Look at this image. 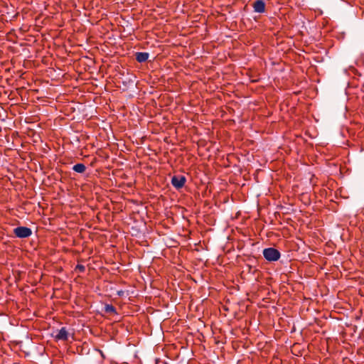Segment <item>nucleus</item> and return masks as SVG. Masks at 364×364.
Here are the masks:
<instances>
[{"label":"nucleus","mask_w":364,"mask_h":364,"mask_svg":"<svg viewBox=\"0 0 364 364\" xmlns=\"http://www.w3.org/2000/svg\"><path fill=\"white\" fill-rule=\"evenodd\" d=\"M128 83H131L132 85H134V80H132V79H129V80H128Z\"/></svg>","instance_id":"obj_10"},{"label":"nucleus","mask_w":364,"mask_h":364,"mask_svg":"<svg viewBox=\"0 0 364 364\" xmlns=\"http://www.w3.org/2000/svg\"><path fill=\"white\" fill-rule=\"evenodd\" d=\"M73 170L77 173H82L85 171L86 167L83 164H77L73 166Z\"/></svg>","instance_id":"obj_7"},{"label":"nucleus","mask_w":364,"mask_h":364,"mask_svg":"<svg viewBox=\"0 0 364 364\" xmlns=\"http://www.w3.org/2000/svg\"><path fill=\"white\" fill-rule=\"evenodd\" d=\"M70 333L65 327H62L60 329L55 331L54 336L55 340L67 341Z\"/></svg>","instance_id":"obj_4"},{"label":"nucleus","mask_w":364,"mask_h":364,"mask_svg":"<svg viewBox=\"0 0 364 364\" xmlns=\"http://www.w3.org/2000/svg\"><path fill=\"white\" fill-rule=\"evenodd\" d=\"M123 294H124V291H118V295L122 296Z\"/></svg>","instance_id":"obj_11"},{"label":"nucleus","mask_w":364,"mask_h":364,"mask_svg":"<svg viewBox=\"0 0 364 364\" xmlns=\"http://www.w3.org/2000/svg\"><path fill=\"white\" fill-rule=\"evenodd\" d=\"M264 257L269 262L277 261L280 257V252L275 248L268 247L263 250Z\"/></svg>","instance_id":"obj_1"},{"label":"nucleus","mask_w":364,"mask_h":364,"mask_svg":"<svg viewBox=\"0 0 364 364\" xmlns=\"http://www.w3.org/2000/svg\"><path fill=\"white\" fill-rule=\"evenodd\" d=\"M136 60L139 63H144L149 58V54L146 52H138L136 53Z\"/></svg>","instance_id":"obj_6"},{"label":"nucleus","mask_w":364,"mask_h":364,"mask_svg":"<svg viewBox=\"0 0 364 364\" xmlns=\"http://www.w3.org/2000/svg\"><path fill=\"white\" fill-rule=\"evenodd\" d=\"M76 269H78L80 272H82L85 271V266H83L82 264H77L76 266Z\"/></svg>","instance_id":"obj_9"},{"label":"nucleus","mask_w":364,"mask_h":364,"mask_svg":"<svg viewBox=\"0 0 364 364\" xmlns=\"http://www.w3.org/2000/svg\"><path fill=\"white\" fill-rule=\"evenodd\" d=\"M186 181V178L183 176H174L171 178V184L176 189L181 188Z\"/></svg>","instance_id":"obj_3"},{"label":"nucleus","mask_w":364,"mask_h":364,"mask_svg":"<svg viewBox=\"0 0 364 364\" xmlns=\"http://www.w3.org/2000/svg\"><path fill=\"white\" fill-rule=\"evenodd\" d=\"M13 232L18 238H26L32 235L31 229L24 226L17 227L14 229Z\"/></svg>","instance_id":"obj_2"},{"label":"nucleus","mask_w":364,"mask_h":364,"mask_svg":"<svg viewBox=\"0 0 364 364\" xmlns=\"http://www.w3.org/2000/svg\"><path fill=\"white\" fill-rule=\"evenodd\" d=\"M105 311L106 313H109V314H114V313H116V309L112 305L106 304L105 306Z\"/></svg>","instance_id":"obj_8"},{"label":"nucleus","mask_w":364,"mask_h":364,"mask_svg":"<svg viewBox=\"0 0 364 364\" xmlns=\"http://www.w3.org/2000/svg\"><path fill=\"white\" fill-rule=\"evenodd\" d=\"M254 11L257 13H264L265 11V3L264 0H256L253 3Z\"/></svg>","instance_id":"obj_5"}]
</instances>
